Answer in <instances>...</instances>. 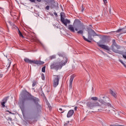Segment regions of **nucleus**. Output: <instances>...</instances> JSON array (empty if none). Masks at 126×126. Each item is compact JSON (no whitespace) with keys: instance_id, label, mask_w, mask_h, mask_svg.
<instances>
[{"instance_id":"obj_1","label":"nucleus","mask_w":126,"mask_h":126,"mask_svg":"<svg viewBox=\"0 0 126 126\" xmlns=\"http://www.w3.org/2000/svg\"><path fill=\"white\" fill-rule=\"evenodd\" d=\"M63 60H63L60 62L53 63L50 66L51 69H54L57 70L62 69V67H63V65H65L67 63V58H66V57H64Z\"/></svg>"},{"instance_id":"obj_2","label":"nucleus","mask_w":126,"mask_h":126,"mask_svg":"<svg viewBox=\"0 0 126 126\" xmlns=\"http://www.w3.org/2000/svg\"><path fill=\"white\" fill-rule=\"evenodd\" d=\"M23 96H25V98H24V101H33L36 105H38V103H39V99L28 94V92H27V91H23L22 92V97H23Z\"/></svg>"},{"instance_id":"obj_3","label":"nucleus","mask_w":126,"mask_h":126,"mask_svg":"<svg viewBox=\"0 0 126 126\" xmlns=\"http://www.w3.org/2000/svg\"><path fill=\"white\" fill-rule=\"evenodd\" d=\"M92 36L93 37H94V36H99V35L96 33V32H95V31H93V30L91 29L88 32V39L86 38V37H85V36H83V38L85 40V41H86L89 43H91V41L93 40Z\"/></svg>"},{"instance_id":"obj_4","label":"nucleus","mask_w":126,"mask_h":126,"mask_svg":"<svg viewBox=\"0 0 126 126\" xmlns=\"http://www.w3.org/2000/svg\"><path fill=\"white\" fill-rule=\"evenodd\" d=\"M113 44L112 45V50L113 52L116 53V54H120V55H124V52L120 51V49H121V47L120 45H118L117 43H116V41L113 39Z\"/></svg>"},{"instance_id":"obj_5","label":"nucleus","mask_w":126,"mask_h":126,"mask_svg":"<svg viewBox=\"0 0 126 126\" xmlns=\"http://www.w3.org/2000/svg\"><path fill=\"white\" fill-rule=\"evenodd\" d=\"M100 98L98 100V102L102 104V105H104L105 107H111V104L110 103H107V100H109V98L107 97H105L104 95L101 94L99 96Z\"/></svg>"},{"instance_id":"obj_6","label":"nucleus","mask_w":126,"mask_h":126,"mask_svg":"<svg viewBox=\"0 0 126 126\" xmlns=\"http://www.w3.org/2000/svg\"><path fill=\"white\" fill-rule=\"evenodd\" d=\"M25 63H33L34 64H44V62L38 60H31L27 58L24 59Z\"/></svg>"},{"instance_id":"obj_7","label":"nucleus","mask_w":126,"mask_h":126,"mask_svg":"<svg viewBox=\"0 0 126 126\" xmlns=\"http://www.w3.org/2000/svg\"><path fill=\"white\" fill-rule=\"evenodd\" d=\"M87 106L90 109H93V108H95V107H99L100 103L97 101H89L87 103Z\"/></svg>"},{"instance_id":"obj_8","label":"nucleus","mask_w":126,"mask_h":126,"mask_svg":"<svg viewBox=\"0 0 126 126\" xmlns=\"http://www.w3.org/2000/svg\"><path fill=\"white\" fill-rule=\"evenodd\" d=\"M60 79H61V76L59 75L54 76V77L53 78V87L56 88L59 85Z\"/></svg>"},{"instance_id":"obj_9","label":"nucleus","mask_w":126,"mask_h":126,"mask_svg":"<svg viewBox=\"0 0 126 126\" xmlns=\"http://www.w3.org/2000/svg\"><path fill=\"white\" fill-rule=\"evenodd\" d=\"M61 22L65 26H67V24H69L70 23V21L67 19H64V18L63 17L61 16Z\"/></svg>"},{"instance_id":"obj_10","label":"nucleus","mask_w":126,"mask_h":126,"mask_svg":"<svg viewBox=\"0 0 126 126\" xmlns=\"http://www.w3.org/2000/svg\"><path fill=\"white\" fill-rule=\"evenodd\" d=\"M7 100H8V97H4L3 100H2V102H1V105L3 108H4L5 107V103L7 102Z\"/></svg>"},{"instance_id":"obj_11","label":"nucleus","mask_w":126,"mask_h":126,"mask_svg":"<svg viewBox=\"0 0 126 126\" xmlns=\"http://www.w3.org/2000/svg\"><path fill=\"white\" fill-rule=\"evenodd\" d=\"M73 114H74V111L73 110H70L67 114V118L72 117Z\"/></svg>"},{"instance_id":"obj_12","label":"nucleus","mask_w":126,"mask_h":126,"mask_svg":"<svg viewBox=\"0 0 126 126\" xmlns=\"http://www.w3.org/2000/svg\"><path fill=\"white\" fill-rule=\"evenodd\" d=\"M68 30H70L71 32H73L74 33L75 32V30H74V27L72 25H69L67 27Z\"/></svg>"},{"instance_id":"obj_13","label":"nucleus","mask_w":126,"mask_h":126,"mask_svg":"<svg viewBox=\"0 0 126 126\" xmlns=\"http://www.w3.org/2000/svg\"><path fill=\"white\" fill-rule=\"evenodd\" d=\"M73 79H74V76H71L69 80V87H70L71 88L72 87V82L73 81Z\"/></svg>"},{"instance_id":"obj_14","label":"nucleus","mask_w":126,"mask_h":126,"mask_svg":"<svg viewBox=\"0 0 126 126\" xmlns=\"http://www.w3.org/2000/svg\"><path fill=\"white\" fill-rule=\"evenodd\" d=\"M99 47L102 48V49H104V50H107V51H109V47L104 44H99Z\"/></svg>"},{"instance_id":"obj_15","label":"nucleus","mask_w":126,"mask_h":126,"mask_svg":"<svg viewBox=\"0 0 126 126\" xmlns=\"http://www.w3.org/2000/svg\"><path fill=\"white\" fill-rule=\"evenodd\" d=\"M58 5H59V4H58L57 2H53L51 5V8H54L55 7H57V6H58Z\"/></svg>"},{"instance_id":"obj_16","label":"nucleus","mask_w":126,"mask_h":126,"mask_svg":"<svg viewBox=\"0 0 126 126\" xmlns=\"http://www.w3.org/2000/svg\"><path fill=\"white\" fill-rule=\"evenodd\" d=\"M12 62V60L11 59H8V64L6 65L7 68H9L10 66V64H11V63Z\"/></svg>"},{"instance_id":"obj_17","label":"nucleus","mask_w":126,"mask_h":126,"mask_svg":"<svg viewBox=\"0 0 126 126\" xmlns=\"http://www.w3.org/2000/svg\"><path fill=\"white\" fill-rule=\"evenodd\" d=\"M110 93L112 95V96H113V97H114V98H117V94H115L113 91L110 90Z\"/></svg>"},{"instance_id":"obj_18","label":"nucleus","mask_w":126,"mask_h":126,"mask_svg":"<svg viewBox=\"0 0 126 126\" xmlns=\"http://www.w3.org/2000/svg\"><path fill=\"white\" fill-rule=\"evenodd\" d=\"M91 100H93V101H97L98 97L95 96V97H92Z\"/></svg>"},{"instance_id":"obj_19","label":"nucleus","mask_w":126,"mask_h":126,"mask_svg":"<svg viewBox=\"0 0 126 126\" xmlns=\"http://www.w3.org/2000/svg\"><path fill=\"white\" fill-rule=\"evenodd\" d=\"M18 34H19V36H20V37H24L23 34H22V33H21V32H20L19 29H18Z\"/></svg>"},{"instance_id":"obj_20","label":"nucleus","mask_w":126,"mask_h":126,"mask_svg":"<svg viewBox=\"0 0 126 126\" xmlns=\"http://www.w3.org/2000/svg\"><path fill=\"white\" fill-rule=\"evenodd\" d=\"M56 58V55H52L49 57L50 60H54Z\"/></svg>"},{"instance_id":"obj_21","label":"nucleus","mask_w":126,"mask_h":126,"mask_svg":"<svg viewBox=\"0 0 126 126\" xmlns=\"http://www.w3.org/2000/svg\"><path fill=\"white\" fill-rule=\"evenodd\" d=\"M124 29H120L116 31L117 33H120V32H122V31H123Z\"/></svg>"},{"instance_id":"obj_22","label":"nucleus","mask_w":126,"mask_h":126,"mask_svg":"<svg viewBox=\"0 0 126 126\" xmlns=\"http://www.w3.org/2000/svg\"><path fill=\"white\" fill-rule=\"evenodd\" d=\"M59 112H60V113H64V109H62V108H60L59 109Z\"/></svg>"},{"instance_id":"obj_23","label":"nucleus","mask_w":126,"mask_h":126,"mask_svg":"<svg viewBox=\"0 0 126 126\" xmlns=\"http://www.w3.org/2000/svg\"><path fill=\"white\" fill-rule=\"evenodd\" d=\"M78 34H83V30H80L77 32Z\"/></svg>"},{"instance_id":"obj_24","label":"nucleus","mask_w":126,"mask_h":126,"mask_svg":"<svg viewBox=\"0 0 126 126\" xmlns=\"http://www.w3.org/2000/svg\"><path fill=\"white\" fill-rule=\"evenodd\" d=\"M123 57L124 59H125L126 60V52H124Z\"/></svg>"},{"instance_id":"obj_25","label":"nucleus","mask_w":126,"mask_h":126,"mask_svg":"<svg viewBox=\"0 0 126 126\" xmlns=\"http://www.w3.org/2000/svg\"><path fill=\"white\" fill-rule=\"evenodd\" d=\"M42 72H45L46 71V67H43L42 68Z\"/></svg>"},{"instance_id":"obj_26","label":"nucleus","mask_w":126,"mask_h":126,"mask_svg":"<svg viewBox=\"0 0 126 126\" xmlns=\"http://www.w3.org/2000/svg\"><path fill=\"white\" fill-rule=\"evenodd\" d=\"M41 78L42 80H45V75H44V74L41 75Z\"/></svg>"},{"instance_id":"obj_27","label":"nucleus","mask_w":126,"mask_h":126,"mask_svg":"<svg viewBox=\"0 0 126 126\" xmlns=\"http://www.w3.org/2000/svg\"><path fill=\"white\" fill-rule=\"evenodd\" d=\"M64 13L63 12L61 13V20H62V17H63Z\"/></svg>"},{"instance_id":"obj_28","label":"nucleus","mask_w":126,"mask_h":126,"mask_svg":"<svg viewBox=\"0 0 126 126\" xmlns=\"http://www.w3.org/2000/svg\"><path fill=\"white\" fill-rule=\"evenodd\" d=\"M45 9L47 10H49V9H50V6L49 5H47L46 7H45Z\"/></svg>"},{"instance_id":"obj_29","label":"nucleus","mask_w":126,"mask_h":126,"mask_svg":"<svg viewBox=\"0 0 126 126\" xmlns=\"http://www.w3.org/2000/svg\"><path fill=\"white\" fill-rule=\"evenodd\" d=\"M35 86H36V82H33L32 83V87H34Z\"/></svg>"},{"instance_id":"obj_30","label":"nucleus","mask_w":126,"mask_h":126,"mask_svg":"<svg viewBox=\"0 0 126 126\" xmlns=\"http://www.w3.org/2000/svg\"><path fill=\"white\" fill-rule=\"evenodd\" d=\"M30 1H31V2H35V1H36L35 0H29Z\"/></svg>"},{"instance_id":"obj_31","label":"nucleus","mask_w":126,"mask_h":126,"mask_svg":"<svg viewBox=\"0 0 126 126\" xmlns=\"http://www.w3.org/2000/svg\"><path fill=\"white\" fill-rule=\"evenodd\" d=\"M82 12H83V11L84 10V8H83V5L82 6Z\"/></svg>"},{"instance_id":"obj_32","label":"nucleus","mask_w":126,"mask_h":126,"mask_svg":"<svg viewBox=\"0 0 126 126\" xmlns=\"http://www.w3.org/2000/svg\"><path fill=\"white\" fill-rule=\"evenodd\" d=\"M54 15H55V16H58V14H57V12H54Z\"/></svg>"},{"instance_id":"obj_33","label":"nucleus","mask_w":126,"mask_h":126,"mask_svg":"<svg viewBox=\"0 0 126 126\" xmlns=\"http://www.w3.org/2000/svg\"><path fill=\"white\" fill-rule=\"evenodd\" d=\"M103 2H104V3H107V0H103Z\"/></svg>"},{"instance_id":"obj_34","label":"nucleus","mask_w":126,"mask_h":126,"mask_svg":"<svg viewBox=\"0 0 126 126\" xmlns=\"http://www.w3.org/2000/svg\"><path fill=\"white\" fill-rule=\"evenodd\" d=\"M121 114H122V112H118V115H119V116H120L121 115Z\"/></svg>"},{"instance_id":"obj_35","label":"nucleus","mask_w":126,"mask_h":126,"mask_svg":"<svg viewBox=\"0 0 126 126\" xmlns=\"http://www.w3.org/2000/svg\"><path fill=\"white\" fill-rule=\"evenodd\" d=\"M74 110H75V111H77V107H74Z\"/></svg>"},{"instance_id":"obj_36","label":"nucleus","mask_w":126,"mask_h":126,"mask_svg":"<svg viewBox=\"0 0 126 126\" xmlns=\"http://www.w3.org/2000/svg\"><path fill=\"white\" fill-rule=\"evenodd\" d=\"M68 124H67L66 123H65L64 125V126H68Z\"/></svg>"},{"instance_id":"obj_37","label":"nucleus","mask_w":126,"mask_h":126,"mask_svg":"<svg viewBox=\"0 0 126 126\" xmlns=\"http://www.w3.org/2000/svg\"><path fill=\"white\" fill-rule=\"evenodd\" d=\"M21 109L22 110V111H23L24 110V108L21 107Z\"/></svg>"},{"instance_id":"obj_38","label":"nucleus","mask_w":126,"mask_h":126,"mask_svg":"<svg viewBox=\"0 0 126 126\" xmlns=\"http://www.w3.org/2000/svg\"><path fill=\"white\" fill-rule=\"evenodd\" d=\"M65 124H66L67 125H68V124H69V121H67Z\"/></svg>"},{"instance_id":"obj_39","label":"nucleus","mask_w":126,"mask_h":126,"mask_svg":"<svg viewBox=\"0 0 126 126\" xmlns=\"http://www.w3.org/2000/svg\"><path fill=\"white\" fill-rule=\"evenodd\" d=\"M42 0H36L37 1H38V2H41Z\"/></svg>"},{"instance_id":"obj_40","label":"nucleus","mask_w":126,"mask_h":126,"mask_svg":"<svg viewBox=\"0 0 126 126\" xmlns=\"http://www.w3.org/2000/svg\"><path fill=\"white\" fill-rule=\"evenodd\" d=\"M6 112H8V113H9L10 114H11V112H10V111H9V110H7Z\"/></svg>"},{"instance_id":"obj_41","label":"nucleus","mask_w":126,"mask_h":126,"mask_svg":"<svg viewBox=\"0 0 126 126\" xmlns=\"http://www.w3.org/2000/svg\"><path fill=\"white\" fill-rule=\"evenodd\" d=\"M122 32H123V33H126V30L124 31H123Z\"/></svg>"},{"instance_id":"obj_42","label":"nucleus","mask_w":126,"mask_h":126,"mask_svg":"<svg viewBox=\"0 0 126 126\" xmlns=\"http://www.w3.org/2000/svg\"><path fill=\"white\" fill-rule=\"evenodd\" d=\"M75 31H78V29L77 28L75 29Z\"/></svg>"},{"instance_id":"obj_43","label":"nucleus","mask_w":126,"mask_h":126,"mask_svg":"<svg viewBox=\"0 0 126 126\" xmlns=\"http://www.w3.org/2000/svg\"><path fill=\"white\" fill-rule=\"evenodd\" d=\"M0 78L2 77V74H0Z\"/></svg>"},{"instance_id":"obj_44","label":"nucleus","mask_w":126,"mask_h":126,"mask_svg":"<svg viewBox=\"0 0 126 126\" xmlns=\"http://www.w3.org/2000/svg\"><path fill=\"white\" fill-rule=\"evenodd\" d=\"M77 27H79V25L77 26Z\"/></svg>"},{"instance_id":"obj_45","label":"nucleus","mask_w":126,"mask_h":126,"mask_svg":"<svg viewBox=\"0 0 126 126\" xmlns=\"http://www.w3.org/2000/svg\"><path fill=\"white\" fill-rule=\"evenodd\" d=\"M103 111H106V110L103 109Z\"/></svg>"},{"instance_id":"obj_46","label":"nucleus","mask_w":126,"mask_h":126,"mask_svg":"<svg viewBox=\"0 0 126 126\" xmlns=\"http://www.w3.org/2000/svg\"><path fill=\"white\" fill-rule=\"evenodd\" d=\"M6 58H7V56H6Z\"/></svg>"}]
</instances>
